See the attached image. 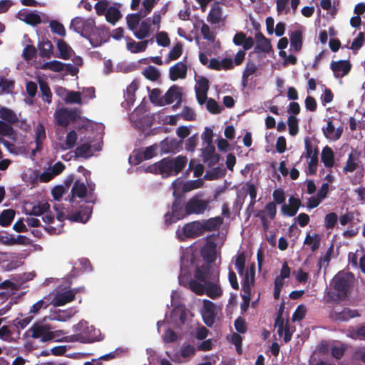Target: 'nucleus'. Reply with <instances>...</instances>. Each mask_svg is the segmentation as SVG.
Returning a JSON list of instances; mask_svg holds the SVG:
<instances>
[{"label":"nucleus","mask_w":365,"mask_h":365,"mask_svg":"<svg viewBox=\"0 0 365 365\" xmlns=\"http://www.w3.org/2000/svg\"><path fill=\"white\" fill-rule=\"evenodd\" d=\"M77 289H69L63 292H58L53 299V304L55 307H60L66 304L75 299Z\"/></svg>","instance_id":"nucleus-11"},{"label":"nucleus","mask_w":365,"mask_h":365,"mask_svg":"<svg viewBox=\"0 0 365 365\" xmlns=\"http://www.w3.org/2000/svg\"><path fill=\"white\" fill-rule=\"evenodd\" d=\"M106 21L115 25L122 17L120 9L115 6H110L104 14Z\"/></svg>","instance_id":"nucleus-32"},{"label":"nucleus","mask_w":365,"mask_h":365,"mask_svg":"<svg viewBox=\"0 0 365 365\" xmlns=\"http://www.w3.org/2000/svg\"><path fill=\"white\" fill-rule=\"evenodd\" d=\"M138 89V84L133 81L127 87L126 91L124 93L125 103L127 108H130L135 101V91Z\"/></svg>","instance_id":"nucleus-28"},{"label":"nucleus","mask_w":365,"mask_h":365,"mask_svg":"<svg viewBox=\"0 0 365 365\" xmlns=\"http://www.w3.org/2000/svg\"><path fill=\"white\" fill-rule=\"evenodd\" d=\"M143 73L147 79L152 81H157L160 76V73L158 69L153 66H148Z\"/></svg>","instance_id":"nucleus-47"},{"label":"nucleus","mask_w":365,"mask_h":365,"mask_svg":"<svg viewBox=\"0 0 365 365\" xmlns=\"http://www.w3.org/2000/svg\"><path fill=\"white\" fill-rule=\"evenodd\" d=\"M173 196L175 199L172 203V211L165 215V222L167 226L187 216L184 195L182 193H177L175 190L173 192Z\"/></svg>","instance_id":"nucleus-4"},{"label":"nucleus","mask_w":365,"mask_h":365,"mask_svg":"<svg viewBox=\"0 0 365 365\" xmlns=\"http://www.w3.org/2000/svg\"><path fill=\"white\" fill-rule=\"evenodd\" d=\"M364 43V33L359 32L358 36L353 40L349 47L355 53L362 47Z\"/></svg>","instance_id":"nucleus-51"},{"label":"nucleus","mask_w":365,"mask_h":365,"mask_svg":"<svg viewBox=\"0 0 365 365\" xmlns=\"http://www.w3.org/2000/svg\"><path fill=\"white\" fill-rule=\"evenodd\" d=\"M222 223L223 219L219 216L206 220L204 222H201L202 232L204 233L205 231L216 230Z\"/></svg>","instance_id":"nucleus-27"},{"label":"nucleus","mask_w":365,"mask_h":365,"mask_svg":"<svg viewBox=\"0 0 365 365\" xmlns=\"http://www.w3.org/2000/svg\"><path fill=\"white\" fill-rule=\"evenodd\" d=\"M73 329L76 334L72 336V341L92 343L102 339L101 331L93 326H88L86 321H81L74 325Z\"/></svg>","instance_id":"nucleus-2"},{"label":"nucleus","mask_w":365,"mask_h":365,"mask_svg":"<svg viewBox=\"0 0 365 365\" xmlns=\"http://www.w3.org/2000/svg\"><path fill=\"white\" fill-rule=\"evenodd\" d=\"M92 211V207L83 205L79 210L69 214L68 219L73 222L86 223L90 219Z\"/></svg>","instance_id":"nucleus-12"},{"label":"nucleus","mask_w":365,"mask_h":365,"mask_svg":"<svg viewBox=\"0 0 365 365\" xmlns=\"http://www.w3.org/2000/svg\"><path fill=\"white\" fill-rule=\"evenodd\" d=\"M216 244L214 242H207L202 249V256L206 263L212 264L216 259Z\"/></svg>","instance_id":"nucleus-23"},{"label":"nucleus","mask_w":365,"mask_h":365,"mask_svg":"<svg viewBox=\"0 0 365 365\" xmlns=\"http://www.w3.org/2000/svg\"><path fill=\"white\" fill-rule=\"evenodd\" d=\"M79 117L77 109L61 108L55 112V119L58 125L66 127L71 122L76 121Z\"/></svg>","instance_id":"nucleus-7"},{"label":"nucleus","mask_w":365,"mask_h":365,"mask_svg":"<svg viewBox=\"0 0 365 365\" xmlns=\"http://www.w3.org/2000/svg\"><path fill=\"white\" fill-rule=\"evenodd\" d=\"M197 280L206 283V282L219 281V272L215 271L212 264H203L196 267L194 273Z\"/></svg>","instance_id":"nucleus-6"},{"label":"nucleus","mask_w":365,"mask_h":365,"mask_svg":"<svg viewBox=\"0 0 365 365\" xmlns=\"http://www.w3.org/2000/svg\"><path fill=\"white\" fill-rule=\"evenodd\" d=\"M221 19L222 8L217 3H215L208 14L207 21L212 24H217L220 22Z\"/></svg>","instance_id":"nucleus-33"},{"label":"nucleus","mask_w":365,"mask_h":365,"mask_svg":"<svg viewBox=\"0 0 365 365\" xmlns=\"http://www.w3.org/2000/svg\"><path fill=\"white\" fill-rule=\"evenodd\" d=\"M163 339L165 343H173L178 340V336L172 329L168 328L165 331Z\"/></svg>","instance_id":"nucleus-64"},{"label":"nucleus","mask_w":365,"mask_h":365,"mask_svg":"<svg viewBox=\"0 0 365 365\" xmlns=\"http://www.w3.org/2000/svg\"><path fill=\"white\" fill-rule=\"evenodd\" d=\"M187 66L185 63L180 61L171 66L169 69V77L173 81L179 78L183 79L186 78Z\"/></svg>","instance_id":"nucleus-16"},{"label":"nucleus","mask_w":365,"mask_h":365,"mask_svg":"<svg viewBox=\"0 0 365 365\" xmlns=\"http://www.w3.org/2000/svg\"><path fill=\"white\" fill-rule=\"evenodd\" d=\"M182 140H178L175 138L170 140L165 139L161 142V150L164 153H178L182 148Z\"/></svg>","instance_id":"nucleus-21"},{"label":"nucleus","mask_w":365,"mask_h":365,"mask_svg":"<svg viewBox=\"0 0 365 365\" xmlns=\"http://www.w3.org/2000/svg\"><path fill=\"white\" fill-rule=\"evenodd\" d=\"M349 288V282L344 276L337 275L334 278V294L336 299H344L347 297Z\"/></svg>","instance_id":"nucleus-9"},{"label":"nucleus","mask_w":365,"mask_h":365,"mask_svg":"<svg viewBox=\"0 0 365 365\" xmlns=\"http://www.w3.org/2000/svg\"><path fill=\"white\" fill-rule=\"evenodd\" d=\"M32 316H28L24 319L16 318L12 321V327L13 329L16 328V329L19 328L24 329L32 321Z\"/></svg>","instance_id":"nucleus-53"},{"label":"nucleus","mask_w":365,"mask_h":365,"mask_svg":"<svg viewBox=\"0 0 365 365\" xmlns=\"http://www.w3.org/2000/svg\"><path fill=\"white\" fill-rule=\"evenodd\" d=\"M142 16L140 12L128 14L126 17L128 29L134 32L139 25Z\"/></svg>","instance_id":"nucleus-43"},{"label":"nucleus","mask_w":365,"mask_h":365,"mask_svg":"<svg viewBox=\"0 0 365 365\" xmlns=\"http://www.w3.org/2000/svg\"><path fill=\"white\" fill-rule=\"evenodd\" d=\"M15 214V211L12 209L3 210L0 215V225L1 227L9 226L14 219Z\"/></svg>","instance_id":"nucleus-38"},{"label":"nucleus","mask_w":365,"mask_h":365,"mask_svg":"<svg viewBox=\"0 0 365 365\" xmlns=\"http://www.w3.org/2000/svg\"><path fill=\"white\" fill-rule=\"evenodd\" d=\"M37 55V51L34 46L27 45L23 51V57L26 61L32 60L36 58Z\"/></svg>","instance_id":"nucleus-56"},{"label":"nucleus","mask_w":365,"mask_h":365,"mask_svg":"<svg viewBox=\"0 0 365 365\" xmlns=\"http://www.w3.org/2000/svg\"><path fill=\"white\" fill-rule=\"evenodd\" d=\"M330 68L332 70L334 76L339 78L346 76L350 72L351 64L346 60L332 61L330 63Z\"/></svg>","instance_id":"nucleus-10"},{"label":"nucleus","mask_w":365,"mask_h":365,"mask_svg":"<svg viewBox=\"0 0 365 365\" xmlns=\"http://www.w3.org/2000/svg\"><path fill=\"white\" fill-rule=\"evenodd\" d=\"M321 159L326 168H331L334 166V153L330 147L325 146L322 149Z\"/></svg>","instance_id":"nucleus-30"},{"label":"nucleus","mask_w":365,"mask_h":365,"mask_svg":"<svg viewBox=\"0 0 365 365\" xmlns=\"http://www.w3.org/2000/svg\"><path fill=\"white\" fill-rule=\"evenodd\" d=\"M78 135L75 130H71L68 132L66 137L65 145H61V148L62 150H67L73 148L76 143Z\"/></svg>","instance_id":"nucleus-44"},{"label":"nucleus","mask_w":365,"mask_h":365,"mask_svg":"<svg viewBox=\"0 0 365 365\" xmlns=\"http://www.w3.org/2000/svg\"><path fill=\"white\" fill-rule=\"evenodd\" d=\"M182 233L187 238H196L203 234L201 222L193 221L182 227Z\"/></svg>","instance_id":"nucleus-14"},{"label":"nucleus","mask_w":365,"mask_h":365,"mask_svg":"<svg viewBox=\"0 0 365 365\" xmlns=\"http://www.w3.org/2000/svg\"><path fill=\"white\" fill-rule=\"evenodd\" d=\"M206 282L205 284V294L211 299H215L222 295V289L217 284L218 281Z\"/></svg>","instance_id":"nucleus-24"},{"label":"nucleus","mask_w":365,"mask_h":365,"mask_svg":"<svg viewBox=\"0 0 365 365\" xmlns=\"http://www.w3.org/2000/svg\"><path fill=\"white\" fill-rule=\"evenodd\" d=\"M305 153L304 154V158H312L314 157V154L316 153V157H318L319 155V150L317 148H314L313 145L308 140H305Z\"/></svg>","instance_id":"nucleus-55"},{"label":"nucleus","mask_w":365,"mask_h":365,"mask_svg":"<svg viewBox=\"0 0 365 365\" xmlns=\"http://www.w3.org/2000/svg\"><path fill=\"white\" fill-rule=\"evenodd\" d=\"M338 220V216L335 212H330L325 215L324 226L327 230L333 229Z\"/></svg>","instance_id":"nucleus-49"},{"label":"nucleus","mask_w":365,"mask_h":365,"mask_svg":"<svg viewBox=\"0 0 365 365\" xmlns=\"http://www.w3.org/2000/svg\"><path fill=\"white\" fill-rule=\"evenodd\" d=\"M110 1L108 0H100L95 4L94 8L96 9L98 16L104 15L108 9Z\"/></svg>","instance_id":"nucleus-58"},{"label":"nucleus","mask_w":365,"mask_h":365,"mask_svg":"<svg viewBox=\"0 0 365 365\" xmlns=\"http://www.w3.org/2000/svg\"><path fill=\"white\" fill-rule=\"evenodd\" d=\"M202 161L211 167L218 163L220 155L215 153L212 145H208L202 150Z\"/></svg>","instance_id":"nucleus-17"},{"label":"nucleus","mask_w":365,"mask_h":365,"mask_svg":"<svg viewBox=\"0 0 365 365\" xmlns=\"http://www.w3.org/2000/svg\"><path fill=\"white\" fill-rule=\"evenodd\" d=\"M301 206V200L299 198L292 196L289 198V205L284 203L282 205L281 212L284 216L294 217L296 215Z\"/></svg>","instance_id":"nucleus-13"},{"label":"nucleus","mask_w":365,"mask_h":365,"mask_svg":"<svg viewBox=\"0 0 365 365\" xmlns=\"http://www.w3.org/2000/svg\"><path fill=\"white\" fill-rule=\"evenodd\" d=\"M156 41L160 46L166 47L170 44V38L165 31H160L156 34Z\"/></svg>","instance_id":"nucleus-62"},{"label":"nucleus","mask_w":365,"mask_h":365,"mask_svg":"<svg viewBox=\"0 0 365 365\" xmlns=\"http://www.w3.org/2000/svg\"><path fill=\"white\" fill-rule=\"evenodd\" d=\"M26 334L34 339H40L41 341L46 342L55 340L56 336L63 335L65 333L62 330L51 331L48 325L37 322L27 330Z\"/></svg>","instance_id":"nucleus-5"},{"label":"nucleus","mask_w":365,"mask_h":365,"mask_svg":"<svg viewBox=\"0 0 365 365\" xmlns=\"http://www.w3.org/2000/svg\"><path fill=\"white\" fill-rule=\"evenodd\" d=\"M182 53V45L181 43L178 42L173 48L170 50L168 53V59L166 63H169L171 61H175L178 59Z\"/></svg>","instance_id":"nucleus-46"},{"label":"nucleus","mask_w":365,"mask_h":365,"mask_svg":"<svg viewBox=\"0 0 365 365\" xmlns=\"http://www.w3.org/2000/svg\"><path fill=\"white\" fill-rule=\"evenodd\" d=\"M50 28L51 31L54 34H56L61 36H66V30L63 25L56 20H52L50 22Z\"/></svg>","instance_id":"nucleus-54"},{"label":"nucleus","mask_w":365,"mask_h":365,"mask_svg":"<svg viewBox=\"0 0 365 365\" xmlns=\"http://www.w3.org/2000/svg\"><path fill=\"white\" fill-rule=\"evenodd\" d=\"M190 289L198 295H202L205 292V284H201L197 280H190L189 283Z\"/></svg>","instance_id":"nucleus-52"},{"label":"nucleus","mask_w":365,"mask_h":365,"mask_svg":"<svg viewBox=\"0 0 365 365\" xmlns=\"http://www.w3.org/2000/svg\"><path fill=\"white\" fill-rule=\"evenodd\" d=\"M39 88L43 96V100L48 103H50L52 101V93L47 82L44 81H40Z\"/></svg>","instance_id":"nucleus-45"},{"label":"nucleus","mask_w":365,"mask_h":365,"mask_svg":"<svg viewBox=\"0 0 365 365\" xmlns=\"http://www.w3.org/2000/svg\"><path fill=\"white\" fill-rule=\"evenodd\" d=\"M359 317V314L356 310H352L349 308H344L343 310L338 312L332 310L330 313V317L335 322H346L350 319Z\"/></svg>","instance_id":"nucleus-15"},{"label":"nucleus","mask_w":365,"mask_h":365,"mask_svg":"<svg viewBox=\"0 0 365 365\" xmlns=\"http://www.w3.org/2000/svg\"><path fill=\"white\" fill-rule=\"evenodd\" d=\"M57 48L59 51V58L63 59H68L71 57V47L62 39L57 41Z\"/></svg>","instance_id":"nucleus-41"},{"label":"nucleus","mask_w":365,"mask_h":365,"mask_svg":"<svg viewBox=\"0 0 365 365\" xmlns=\"http://www.w3.org/2000/svg\"><path fill=\"white\" fill-rule=\"evenodd\" d=\"M287 124L289 133L292 136L296 135L299 133V120L297 117L289 115L288 117Z\"/></svg>","instance_id":"nucleus-48"},{"label":"nucleus","mask_w":365,"mask_h":365,"mask_svg":"<svg viewBox=\"0 0 365 365\" xmlns=\"http://www.w3.org/2000/svg\"><path fill=\"white\" fill-rule=\"evenodd\" d=\"M70 29L87 38L94 47L103 43V39L97 36L101 34L100 29L96 27L95 20L92 18L84 19L80 16L73 18L70 24Z\"/></svg>","instance_id":"nucleus-1"},{"label":"nucleus","mask_w":365,"mask_h":365,"mask_svg":"<svg viewBox=\"0 0 365 365\" xmlns=\"http://www.w3.org/2000/svg\"><path fill=\"white\" fill-rule=\"evenodd\" d=\"M34 133L36 148L32 151L34 154L36 152H40L43 149V144L46 138L45 127L42 123H38L36 125Z\"/></svg>","instance_id":"nucleus-19"},{"label":"nucleus","mask_w":365,"mask_h":365,"mask_svg":"<svg viewBox=\"0 0 365 365\" xmlns=\"http://www.w3.org/2000/svg\"><path fill=\"white\" fill-rule=\"evenodd\" d=\"M257 44L256 51H260L264 53H269L272 49L270 41L261 32L257 33L255 35Z\"/></svg>","instance_id":"nucleus-26"},{"label":"nucleus","mask_w":365,"mask_h":365,"mask_svg":"<svg viewBox=\"0 0 365 365\" xmlns=\"http://www.w3.org/2000/svg\"><path fill=\"white\" fill-rule=\"evenodd\" d=\"M274 202H275V205L279 204H284V202L286 200V195L284 192V190L282 188L276 189L273 191L272 193Z\"/></svg>","instance_id":"nucleus-61"},{"label":"nucleus","mask_w":365,"mask_h":365,"mask_svg":"<svg viewBox=\"0 0 365 365\" xmlns=\"http://www.w3.org/2000/svg\"><path fill=\"white\" fill-rule=\"evenodd\" d=\"M150 33V24L148 19L143 21L140 24V28L134 31V36L140 40H143L149 36Z\"/></svg>","instance_id":"nucleus-34"},{"label":"nucleus","mask_w":365,"mask_h":365,"mask_svg":"<svg viewBox=\"0 0 365 365\" xmlns=\"http://www.w3.org/2000/svg\"><path fill=\"white\" fill-rule=\"evenodd\" d=\"M210 201L200 199L198 196L191 197L186 202V213L188 215L203 214L208 208Z\"/></svg>","instance_id":"nucleus-8"},{"label":"nucleus","mask_w":365,"mask_h":365,"mask_svg":"<svg viewBox=\"0 0 365 365\" xmlns=\"http://www.w3.org/2000/svg\"><path fill=\"white\" fill-rule=\"evenodd\" d=\"M49 302L48 301H45L43 299L38 300L34 304H33L30 309L29 313L36 314L39 313L41 309H46L49 306Z\"/></svg>","instance_id":"nucleus-60"},{"label":"nucleus","mask_w":365,"mask_h":365,"mask_svg":"<svg viewBox=\"0 0 365 365\" xmlns=\"http://www.w3.org/2000/svg\"><path fill=\"white\" fill-rule=\"evenodd\" d=\"M291 46L295 52H299L303 46V34L300 29H297L289 34Z\"/></svg>","instance_id":"nucleus-25"},{"label":"nucleus","mask_w":365,"mask_h":365,"mask_svg":"<svg viewBox=\"0 0 365 365\" xmlns=\"http://www.w3.org/2000/svg\"><path fill=\"white\" fill-rule=\"evenodd\" d=\"M0 118L9 124H14L19 122L18 117L15 112L8 108L1 107L0 108Z\"/></svg>","instance_id":"nucleus-35"},{"label":"nucleus","mask_w":365,"mask_h":365,"mask_svg":"<svg viewBox=\"0 0 365 365\" xmlns=\"http://www.w3.org/2000/svg\"><path fill=\"white\" fill-rule=\"evenodd\" d=\"M15 134V131L12 126L2 120H0V135L3 136L11 137Z\"/></svg>","instance_id":"nucleus-57"},{"label":"nucleus","mask_w":365,"mask_h":365,"mask_svg":"<svg viewBox=\"0 0 365 365\" xmlns=\"http://www.w3.org/2000/svg\"><path fill=\"white\" fill-rule=\"evenodd\" d=\"M177 101L178 103H180L182 101V93L180 91V88L177 86H172L165 93L164 96V103L160 102V106L165 104H171L174 101Z\"/></svg>","instance_id":"nucleus-18"},{"label":"nucleus","mask_w":365,"mask_h":365,"mask_svg":"<svg viewBox=\"0 0 365 365\" xmlns=\"http://www.w3.org/2000/svg\"><path fill=\"white\" fill-rule=\"evenodd\" d=\"M64 63L56 60L46 62L41 66L43 70H50L54 72H61L64 69Z\"/></svg>","instance_id":"nucleus-42"},{"label":"nucleus","mask_w":365,"mask_h":365,"mask_svg":"<svg viewBox=\"0 0 365 365\" xmlns=\"http://www.w3.org/2000/svg\"><path fill=\"white\" fill-rule=\"evenodd\" d=\"M65 101L66 103H81V96L79 92L69 91L66 98Z\"/></svg>","instance_id":"nucleus-59"},{"label":"nucleus","mask_w":365,"mask_h":365,"mask_svg":"<svg viewBox=\"0 0 365 365\" xmlns=\"http://www.w3.org/2000/svg\"><path fill=\"white\" fill-rule=\"evenodd\" d=\"M125 40L127 41V49L133 53L145 51L147 48L148 43L149 42L148 40H144L142 41L136 42L129 36H126Z\"/></svg>","instance_id":"nucleus-22"},{"label":"nucleus","mask_w":365,"mask_h":365,"mask_svg":"<svg viewBox=\"0 0 365 365\" xmlns=\"http://www.w3.org/2000/svg\"><path fill=\"white\" fill-rule=\"evenodd\" d=\"M322 131L324 135L327 138L336 140L341 138L343 133V128L341 127L336 128L333 121L331 119H329L327 126L322 128Z\"/></svg>","instance_id":"nucleus-20"},{"label":"nucleus","mask_w":365,"mask_h":365,"mask_svg":"<svg viewBox=\"0 0 365 365\" xmlns=\"http://www.w3.org/2000/svg\"><path fill=\"white\" fill-rule=\"evenodd\" d=\"M21 19L27 24L35 26L41 23V16L36 12H25L21 14Z\"/></svg>","instance_id":"nucleus-37"},{"label":"nucleus","mask_w":365,"mask_h":365,"mask_svg":"<svg viewBox=\"0 0 365 365\" xmlns=\"http://www.w3.org/2000/svg\"><path fill=\"white\" fill-rule=\"evenodd\" d=\"M14 81L4 77L0 78V88L4 93H11L14 89Z\"/></svg>","instance_id":"nucleus-50"},{"label":"nucleus","mask_w":365,"mask_h":365,"mask_svg":"<svg viewBox=\"0 0 365 365\" xmlns=\"http://www.w3.org/2000/svg\"><path fill=\"white\" fill-rule=\"evenodd\" d=\"M350 336L354 339L365 340V324H362L356 329L351 331Z\"/></svg>","instance_id":"nucleus-63"},{"label":"nucleus","mask_w":365,"mask_h":365,"mask_svg":"<svg viewBox=\"0 0 365 365\" xmlns=\"http://www.w3.org/2000/svg\"><path fill=\"white\" fill-rule=\"evenodd\" d=\"M73 316L71 310L58 309L54 311L51 317V319L58 322H66Z\"/></svg>","instance_id":"nucleus-39"},{"label":"nucleus","mask_w":365,"mask_h":365,"mask_svg":"<svg viewBox=\"0 0 365 365\" xmlns=\"http://www.w3.org/2000/svg\"><path fill=\"white\" fill-rule=\"evenodd\" d=\"M53 45L48 39H43L38 43V55L42 58H50L53 54Z\"/></svg>","instance_id":"nucleus-29"},{"label":"nucleus","mask_w":365,"mask_h":365,"mask_svg":"<svg viewBox=\"0 0 365 365\" xmlns=\"http://www.w3.org/2000/svg\"><path fill=\"white\" fill-rule=\"evenodd\" d=\"M187 164L186 157L179 155L174 159L163 158L158 162L159 174L163 177L176 175L180 173Z\"/></svg>","instance_id":"nucleus-3"},{"label":"nucleus","mask_w":365,"mask_h":365,"mask_svg":"<svg viewBox=\"0 0 365 365\" xmlns=\"http://www.w3.org/2000/svg\"><path fill=\"white\" fill-rule=\"evenodd\" d=\"M321 242V235L315 233L314 235H311L308 233L304 240V245H312L311 250L312 252L316 251L319 249Z\"/></svg>","instance_id":"nucleus-40"},{"label":"nucleus","mask_w":365,"mask_h":365,"mask_svg":"<svg viewBox=\"0 0 365 365\" xmlns=\"http://www.w3.org/2000/svg\"><path fill=\"white\" fill-rule=\"evenodd\" d=\"M91 143H86L78 145L75 150L76 158H89L93 155Z\"/></svg>","instance_id":"nucleus-36"},{"label":"nucleus","mask_w":365,"mask_h":365,"mask_svg":"<svg viewBox=\"0 0 365 365\" xmlns=\"http://www.w3.org/2000/svg\"><path fill=\"white\" fill-rule=\"evenodd\" d=\"M71 202L73 201L75 197H85L87 195V187L84 182H80L78 180L75 181L71 189Z\"/></svg>","instance_id":"nucleus-31"}]
</instances>
